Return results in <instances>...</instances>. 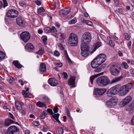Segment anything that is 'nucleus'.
<instances>
[{
    "label": "nucleus",
    "mask_w": 134,
    "mask_h": 134,
    "mask_svg": "<svg viewBox=\"0 0 134 134\" xmlns=\"http://www.w3.org/2000/svg\"><path fill=\"white\" fill-rule=\"evenodd\" d=\"M118 93L119 95L124 96L127 94L133 86L131 83L121 86L120 84L117 85Z\"/></svg>",
    "instance_id": "obj_1"
},
{
    "label": "nucleus",
    "mask_w": 134,
    "mask_h": 134,
    "mask_svg": "<svg viewBox=\"0 0 134 134\" xmlns=\"http://www.w3.org/2000/svg\"><path fill=\"white\" fill-rule=\"evenodd\" d=\"M121 68L118 63H115L110 67L109 70L111 74L114 76L119 75L121 71Z\"/></svg>",
    "instance_id": "obj_2"
},
{
    "label": "nucleus",
    "mask_w": 134,
    "mask_h": 134,
    "mask_svg": "<svg viewBox=\"0 0 134 134\" xmlns=\"http://www.w3.org/2000/svg\"><path fill=\"white\" fill-rule=\"evenodd\" d=\"M108 78L105 76L100 77L96 80L97 84L99 86L103 87L107 85L109 83Z\"/></svg>",
    "instance_id": "obj_3"
},
{
    "label": "nucleus",
    "mask_w": 134,
    "mask_h": 134,
    "mask_svg": "<svg viewBox=\"0 0 134 134\" xmlns=\"http://www.w3.org/2000/svg\"><path fill=\"white\" fill-rule=\"evenodd\" d=\"M68 41L70 45L76 46L78 43V36L74 33H72L69 35Z\"/></svg>",
    "instance_id": "obj_4"
},
{
    "label": "nucleus",
    "mask_w": 134,
    "mask_h": 134,
    "mask_svg": "<svg viewBox=\"0 0 134 134\" xmlns=\"http://www.w3.org/2000/svg\"><path fill=\"white\" fill-rule=\"evenodd\" d=\"M119 99L116 96H113L106 102L107 106L109 107H111L116 105L118 102Z\"/></svg>",
    "instance_id": "obj_5"
},
{
    "label": "nucleus",
    "mask_w": 134,
    "mask_h": 134,
    "mask_svg": "<svg viewBox=\"0 0 134 134\" xmlns=\"http://www.w3.org/2000/svg\"><path fill=\"white\" fill-rule=\"evenodd\" d=\"M99 57H97V56L93 60L91 63V65L92 67L93 68H96L98 67L104 62Z\"/></svg>",
    "instance_id": "obj_6"
},
{
    "label": "nucleus",
    "mask_w": 134,
    "mask_h": 134,
    "mask_svg": "<svg viewBox=\"0 0 134 134\" xmlns=\"http://www.w3.org/2000/svg\"><path fill=\"white\" fill-rule=\"evenodd\" d=\"M132 100V98L131 96H127L121 101L119 106L121 107H124L130 103Z\"/></svg>",
    "instance_id": "obj_7"
},
{
    "label": "nucleus",
    "mask_w": 134,
    "mask_h": 134,
    "mask_svg": "<svg viewBox=\"0 0 134 134\" xmlns=\"http://www.w3.org/2000/svg\"><path fill=\"white\" fill-rule=\"evenodd\" d=\"M118 93L117 85L111 87L107 91V94L109 97H112Z\"/></svg>",
    "instance_id": "obj_8"
},
{
    "label": "nucleus",
    "mask_w": 134,
    "mask_h": 134,
    "mask_svg": "<svg viewBox=\"0 0 134 134\" xmlns=\"http://www.w3.org/2000/svg\"><path fill=\"white\" fill-rule=\"evenodd\" d=\"M20 37L21 40L25 42H27L30 38V35L28 32L24 31L20 34Z\"/></svg>",
    "instance_id": "obj_9"
},
{
    "label": "nucleus",
    "mask_w": 134,
    "mask_h": 134,
    "mask_svg": "<svg viewBox=\"0 0 134 134\" xmlns=\"http://www.w3.org/2000/svg\"><path fill=\"white\" fill-rule=\"evenodd\" d=\"M106 91L104 88H96L94 89L93 94L97 96H100L104 94Z\"/></svg>",
    "instance_id": "obj_10"
},
{
    "label": "nucleus",
    "mask_w": 134,
    "mask_h": 134,
    "mask_svg": "<svg viewBox=\"0 0 134 134\" xmlns=\"http://www.w3.org/2000/svg\"><path fill=\"white\" fill-rule=\"evenodd\" d=\"M82 38L84 43L88 44L91 41L92 37L90 33L87 32L83 34Z\"/></svg>",
    "instance_id": "obj_11"
},
{
    "label": "nucleus",
    "mask_w": 134,
    "mask_h": 134,
    "mask_svg": "<svg viewBox=\"0 0 134 134\" xmlns=\"http://www.w3.org/2000/svg\"><path fill=\"white\" fill-rule=\"evenodd\" d=\"M18 12L15 9L10 10L8 11L7 14V17L11 18H15L18 15Z\"/></svg>",
    "instance_id": "obj_12"
},
{
    "label": "nucleus",
    "mask_w": 134,
    "mask_h": 134,
    "mask_svg": "<svg viewBox=\"0 0 134 134\" xmlns=\"http://www.w3.org/2000/svg\"><path fill=\"white\" fill-rule=\"evenodd\" d=\"M19 131V129L15 126H11L9 127L7 130L8 134H14Z\"/></svg>",
    "instance_id": "obj_13"
},
{
    "label": "nucleus",
    "mask_w": 134,
    "mask_h": 134,
    "mask_svg": "<svg viewBox=\"0 0 134 134\" xmlns=\"http://www.w3.org/2000/svg\"><path fill=\"white\" fill-rule=\"evenodd\" d=\"M48 83L51 86H55L58 84V80L54 78H51L48 81Z\"/></svg>",
    "instance_id": "obj_14"
},
{
    "label": "nucleus",
    "mask_w": 134,
    "mask_h": 134,
    "mask_svg": "<svg viewBox=\"0 0 134 134\" xmlns=\"http://www.w3.org/2000/svg\"><path fill=\"white\" fill-rule=\"evenodd\" d=\"M76 77L75 76H71L68 81V85L70 86L71 88L75 87V81Z\"/></svg>",
    "instance_id": "obj_15"
},
{
    "label": "nucleus",
    "mask_w": 134,
    "mask_h": 134,
    "mask_svg": "<svg viewBox=\"0 0 134 134\" xmlns=\"http://www.w3.org/2000/svg\"><path fill=\"white\" fill-rule=\"evenodd\" d=\"M16 22L17 24L20 26H23L25 25L24 21L21 16H19L17 18Z\"/></svg>",
    "instance_id": "obj_16"
},
{
    "label": "nucleus",
    "mask_w": 134,
    "mask_h": 134,
    "mask_svg": "<svg viewBox=\"0 0 134 134\" xmlns=\"http://www.w3.org/2000/svg\"><path fill=\"white\" fill-rule=\"evenodd\" d=\"M88 44L84 43H82L81 46V50H84V51H89L90 47Z\"/></svg>",
    "instance_id": "obj_17"
},
{
    "label": "nucleus",
    "mask_w": 134,
    "mask_h": 134,
    "mask_svg": "<svg viewBox=\"0 0 134 134\" xmlns=\"http://www.w3.org/2000/svg\"><path fill=\"white\" fill-rule=\"evenodd\" d=\"M14 123L15 122L13 120L8 118L5 120L4 125L5 126H8Z\"/></svg>",
    "instance_id": "obj_18"
},
{
    "label": "nucleus",
    "mask_w": 134,
    "mask_h": 134,
    "mask_svg": "<svg viewBox=\"0 0 134 134\" xmlns=\"http://www.w3.org/2000/svg\"><path fill=\"white\" fill-rule=\"evenodd\" d=\"M46 66L44 63H42L40 64V71L42 73L45 72L46 71Z\"/></svg>",
    "instance_id": "obj_19"
},
{
    "label": "nucleus",
    "mask_w": 134,
    "mask_h": 134,
    "mask_svg": "<svg viewBox=\"0 0 134 134\" xmlns=\"http://www.w3.org/2000/svg\"><path fill=\"white\" fill-rule=\"evenodd\" d=\"M69 9L68 8H66L61 10L60 11L59 13L60 14L66 15L69 13Z\"/></svg>",
    "instance_id": "obj_20"
},
{
    "label": "nucleus",
    "mask_w": 134,
    "mask_h": 134,
    "mask_svg": "<svg viewBox=\"0 0 134 134\" xmlns=\"http://www.w3.org/2000/svg\"><path fill=\"white\" fill-rule=\"evenodd\" d=\"M25 49L29 51H32L33 50L34 47L33 45L30 43H28L25 47Z\"/></svg>",
    "instance_id": "obj_21"
},
{
    "label": "nucleus",
    "mask_w": 134,
    "mask_h": 134,
    "mask_svg": "<svg viewBox=\"0 0 134 134\" xmlns=\"http://www.w3.org/2000/svg\"><path fill=\"white\" fill-rule=\"evenodd\" d=\"M15 105L17 110L20 111L22 109V104L21 103L18 101H16L15 102Z\"/></svg>",
    "instance_id": "obj_22"
},
{
    "label": "nucleus",
    "mask_w": 134,
    "mask_h": 134,
    "mask_svg": "<svg viewBox=\"0 0 134 134\" xmlns=\"http://www.w3.org/2000/svg\"><path fill=\"white\" fill-rule=\"evenodd\" d=\"M29 88H27L26 90V91L24 90L23 91L22 93L23 95L26 98L29 97L30 93L29 92Z\"/></svg>",
    "instance_id": "obj_23"
},
{
    "label": "nucleus",
    "mask_w": 134,
    "mask_h": 134,
    "mask_svg": "<svg viewBox=\"0 0 134 134\" xmlns=\"http://www.w3.org/2000/svg\"><path fill=\"white\" fill-rule=\"evenodd\" d=\"M97 57H99L100 59L102 60H103V61L104 62L106 59L107 57L106 55L103 53H101L97 56Z\"/></svg>",
    "instance_id": "obj_24"
},
{
    "label": "nucleus",
    "mask_w": 134,
    "mask_h": 134,
    "mask_svg": "<svg viewBox=\"0 0 134 134\" xmlns=\"http://www.w3.org/2000/svg\"><path fill=\"white\" fill-rule=\"evenodd\" d=\"M13 63L16 67L18 69L20 68L23 67V65L19 63L18 60L13 61Z\"/></svg>",
    "instance_id": "obj_25"
},
{
    "label": "nucleus",
    "mask_w": 134,
    "mask_h": 134,
    "mask_svg": "<svg viewBox=\"0 0 134 134\" xmlns=\"http://www.w3.org/2000/svg\"><path fill=\"white\" fill-rule=\"evenodd\" d=\"M84 50L81 51V55L83 57H86L88 56L90 53L89 51H84Z\"/></svg>",
    "instance_id": "obj_26"
},
{
    "label": "nucleus",
    "mask_w": 134,
    "mask_h": 134,
    "mask_svg": "<svg viewBox=\"0 0 134 134\" xmlns=\"http://www.w3.org/2000/svg\"><path fill=\"white\" fill-rule=\"evenodd\" d=\"M57 38L59 39L63 40L65 39V37L64 34L60 32L58 33L57 35Z\"/></svg>",
    "instance_id": "obj_27"
},
{
    "label": "nucleus",
    "mask_w": 134,
    "mask_h": 134,
    "mask_svg": "<svg viewBox=\"0 0 134 134\" xmlns=\"http://www.w3.org/2000/svg\"><path fill=\"white\" fill-rule=\"evenodd\" d=\"M102 46V43L101 42H97L94 45V50L93 51H95L98 48Z\"/></svg>",
    "instance_id": "obj_28"
},
{
    "label": "nucleus",
    "mask_w": 134,
    "mask_h": 134,
    "mask_svg": "<svg viewBox=\"0 0 134 134\" xmlns=\"http://www.w3.org/2000/svg\"><path fill=\"white\" fill-rule=\"evenodd\" d=\"M122 77V76H120L113 79L111 81V83H113L119 81L121 80Z\"/></svg>",
    "instance_id": "obj_29"
},
{
    "label": "nucleus",
    "mask_w": 134,
    "mask_h": 134,
    "mask_svg": "<svg viewBox=\"0 0 134 134\" xmlns=\"http://www.w3.org/2000/svg\"><path fill=\"white\" fill-rule=\"evenodd\" d=\"M60 114L59 113H57V114H54L52 115V117L54 118L56 121L58 122H60L59 121L58 119V118Z\"/></svg>",
    "instance_id": "obj_30"
},
{
    "label": "nucleus",
    "mask_w": 134,
    "mask_h": 134,
    "mask_svg": "<svg viewBox=\"0 0 134 134\" xmlns=\"http://www.w3.org/2000/svg\"><path fill=\"white\" fill-rule=\"evenodd\" d=\"M36 105L40 107L46 108V105L40 101L38 102L37 103Z\"/></svg>",
    "instance_id": "obj_31"
},
{
    "label": "nucleus",
    "mask_w": 134,
    "mask_h": 134,
    "mask_svg": "<svg viewBox=\"0 0 134 134\" xmlns=\"http://www.w3.org/2000/svg\"><path fill=\"white\" fill-rule=\"evenodd\" d=\"M14 79L11 76H9L7 79V81L9 83L13 84Z\"/></svg>",
    "instance_id": "obj_32"
},
{
    "label": "nucleus",
    "mask_w": 134,
    "mask_h": 134,
    "mask_svg": "<svg viewBox=\"0 0 134 134\" xmlns=\"http://www.w3.org/2000/svg\"><path fill=\"white\" fill-rule=\"evenodd\" d=\"M36 53L40 55H42L44 53V51L43 47H41V48Z\"/></svg>",
    "instance_id": "obj_33"
},
{
    "label": "nucleus",
    "mask_w": 134,
    "mask_h": 134,
    "mask_svg": "<svg viewBox=\"0 0 134 134\" xmlns=\"http://www.w3.org/2000/svg\"><path fill=\"white\" fill-rule=\"evenodd\" d=\"M99 75V74L95 75L93 76H91L90 78V82L92 84L93 83V80L96 77Z\"/></svg>",
    "instance_id": "obj_34"
},
{
    "label": "nucleus",
    "mask_w": 134,
    "mask_h": 134,
    "mask_svg": "<svg viewBox=\"0 0 134 134\" xmlns=\"http://www.w3.org/2000/svg\"><path fill=\"white\" fill-rule=\"evenodd\" d=\"M64 54L66 59L68 60V61H69V62H71V60L68 56L67 51L66 50H65L64 51Z\"/></svg>",
    "instance_id": "obj_35"
},
{
    "label": "nucleus",
    "mask_w": 134,
    "mask_h": 134,
    "mask_svg": "<svg viewBox=\"0 0 134 134\" xmlns=\"http://www.w3.org/2000/svg\"><path fill=\"white\" fill-rule=\"evenodd\" d=\"M41 39L44 44H47V37L46 36H42L41 37Z\"/></svg>",
    "instance_id": "obj_36"
},
{
    "label": "nucleus",
    "mask_w": 134,
    "mask_h": 134,
    "mask_svg": "<svg viewBox=\"0 0 134 134\" xmlns=\"http://www.w3.org/2000/svg\"><path fill=\"white\" fill-rule=\"evenodd\" d=\"M45 11V10L44 8L43 7H41L39 8L37 11L38 14L40 15L41 14V12H43Z\"/></svg>",
    "instance_id": "obj_37"
},
{
    "label": "nucleus",
    "mask_w": 134,
    "mask_h": 134,
    "mask_svg": "<svg viewBox=\"0 0 134 134\" xmlns=\"http://www.w3.org/2000/svg\"><path fill=\"white\" fill-rule=\"evenodd\" d=\"M5 57V54L4 53L1 51H0V60L4 58Z\"/></svg>",
    "instance_id": "obj_38"
},
{
    "label": "nucleus",
    "mask_w": 134,
    "mask_h": 134,
    "mask_svg": "<svg viewBox=\"0 0 134 134\" xmlns=\"http://www.w3.org/2000/svg\"><path fill=\"white\" fill-rule=\"evenodd\" d=\"M44 31L47 33H50L51 32V29L49 27H46L44 28Z\"/></svg>",
    "instance_id": "obj_39"
},
{
    "label": "nucleus",
    "mask_w": 134,
    "mask_h": 134,
    "mask_svg": "<svg viewBox=\"0 0 134 134\" xmlns=\"http://www.w3.org/2000/svg\"><path fill=\"white\" fill-rule=\"evenodd\" d=\"M122 66L125 69H127L129 66L127 63L125 62H123L121 64Z\"/></svg>",
    "instance_id": "obj_40"
},
{
    "label": "nucleus",
    "mask_w": 134,
    "mask_h": 134,
    "mask_svg": "<svg viewBox=\"0 0 134 134\" xmlns=\"http://www.w3.org/2000/svg\"><path fill=\"white\" fill-rule=\"evenodd\" d=\"M129 109L130 110H134V100L132 101L130 104Z\"/></svg>",
    "instance_id": "obj_41"
},
{
    "label": "nucleus",
    "mask_w": 134,
    "mask_h": 134,
    "mask_svg": "<svg viewBox=\"0 0 134 134\" xmlns=\"http://www.w3.org/2000/svg\"><path fill=\"white\" fill-rule=\"evenodd\" d=\"M84 22L86 23L87 24L90 26H92V25L93 24L89 20H85V21Z\"/></svg>",
    "instance_id": "obj_42"
},
{
    "label": "nucleus",
    "mask_w": 134,
    "mask_h": 134,
    "mask_svg": "<svg viewBox=\"0 0 134 134\" xmlns=\"http://www.w3.org/2000/svg\"><path fill=\"white\" fill-rule=\"evenodd\" d=\"M58 131L59 134H63V129L62 127H59L58 128Z\"/></svg>",
    "instance_id": "obj_43"
},
{
    "label": "nucleus",
    "mask_w": 134,
    "mask_h": 134,
    "mask_svg": "<svg viewBox=\"0 0 134 134\" xmlns=\"http://www.w3.org/2000/svg\"><path fill=\"white\" fill-rule=\"evenodd\" d=\"M20 5L22 7H24L25 6L26 4L25 2L23 1H20L19 2Z\"/></svg>",
    "instance_id": "obj_44"
},
{
    "label": "nucleus",
    "mask_w": 134,
    "mask_h": 134,
    "mask_svg": "<svg viewBox=\"0 0 134 134\" xmlns=\"http://www.w3.org/2000/svg\"><path fill=\"white\" fill-rule=\"evenodd\" d=\"M109 45L112 47H114L115 45V43L111 39L109 40Z\"/></svg>",
    "instance_id": "obj_45"
},
{
    "label": "nucleus",
    "mask_w": 134,
    "mask_h": 134,
    "mask_svg": "<svg viewBox=\"0 0 134 134\" xmlns=\"http://www.w3.org/2000/svg\"><path fill=\"white\" fill-rule=\"evenodd\" d=\"M77 21V20L76 19L74 18L72 19L71 21L69 22V24H72L76 23Z\"/></svg>",
    "instance_id": "obj_46"
},
{
    "label": "nucleus",
    "mask_w": 134,
    "mask_h": 134,
    "mask_svg": "<svg viewBox=\"0 0 134 134\" xmlns=\"http://www.w3.org/2000/svg\"><path fill=\"white\" fill-rule=\"evenodd\" d=\"M54 54L55 56L58 57L60 56V53L58 51L55 50L54 52Z\"/></svg>",
    "instance_id": "obj_47"
},
{
    "label": "nucleus",
    "mask_w": 134,
    "mask_h": 134,
    "mask_svg": "<svg viewBox=\"0 0 134 134\" xmlns=\"http://www.w3.org/2000/svg\"><path fill=\"white\" fill-rule=\"evenodd\" d=\"M124 36H125V38L127 40H129L130 39V37L128 34L127 33H126L124 34Z\"/></svg>",
    "instance_id": "obj_48"
},
{
    "label": "nucleus",
    "mask_w": 134,
    "mask_h": 134,
    "mask_svg": "<svg viewBox=\"0 0 134 134\" xmlns=\"http://www.w3.org/2000/svg\"><path fill=\"white\" fill-rule=\"evenodd\" d=\"M57 32V30L54 27H53L51 29V32H53L56 34Z\"/></svg>",
    "instance_id": "obj_49"
},
{
    "label": "nucleus",
    "mask_w": 134,
    "mask_h": 134,
    "mask_svg": "<svg viewBox=\"0 0 134 134\" xmlns=\"http://www.w3.org/2000/svg\"><path fill=\"white\" fill-rule=\"evenodd\" d=\"M3 8H4L8 5V3L6 0H3Z\"/></svg>",
    "instance_id": "obj_50"
},
{
    "label": "nucleus",
    "mask_w": 134,
    "mask_h": 134,
    "mask_svg": "<svg viewBox=\"0 0 134 134\" xmlns=\"http://www.w3.org/2000/svg\"><path fill=\"white\" fill-rule=\"evenodd\" d=\"M33 124L35 126H38L39 125V123L37 121H34L32 122Z\"/></svg>",
    "instance_id": "obj_51"
},
{
    "label": "nucleus",
    "mask_w": 134,
    "mask_h": 134,
    "mask_svg": "<svg viewBox=\"0 0 134 134\" xmlns=\"http://www.w3.org/2000/svg\"><path fill=\"white\" fill-rule=\"evenodd\" d=\"M66 113H67V115L69 118L70 119H72V118L70 115V114L69 112V110H67L66 111Z\"/></svg>",
    "instance_id": "obj_52"
},
{
    "label": "nucleus",
    "mask_w": 134,
    "mask_h": 134,
    "mask_svg": "<svg viewBox=\"0 0 134 134\" xmlns=\"http://www.w3.org/2000/svg\"><path fill=\"white\" fill-rule=\"evenodd\" d=\"M47 111V113L48 112L51 115H52L53 114V111L51 109L49 108L48 109Z\"/></svg>",
    "instance_id": "obj_53"
},
{
    "label": "nucleus",
    "mask_w": 134,
    "mask_h": 134,
    "mask_svg": "<svg viewBox=\"0 0 134 134\" xmlns=\"http://www.w3.org/2000/svg\"><path fill=\"white\" fill-rule=\"evenodd\" d=\"M114 2L115 5L116 7L118 6L119 4V0H114Z\"/></svg>",
    "instance_id": "obj_54"
},
{
    "label": "nucleus",
    "mask_w": 134,
    "mask_h": 134,
    "mask_svg": "<svg viewBox=\"0 0 134 134\" xmlns=\"http://www.w3.org/2000/svg\"><path fill=\"white\" fill-rule=\"evenodd\" d=\"M63 75L64 78L66 79L68 78V75L65 72H63Z\"/></svg>",
    "instance_id": "obj_55"
},
{
    "label": "nucleus",
    "mask_w": 134,
    "mask_h": 134,
    "mask_svg": "<svg viewBox=\"0 0 134 134\" xmlns=\"http://www.w3.org/2000/svg\"><path fill=\"white\" fill-rule=\"evenodd\" d=\"M58 110L59 109L58 108L57 106H55L54 107V109L53 110L54 111L55 113H56L58 111Z\"/></svg>",
    "instance_id": "obj_56"
},
{
    "label": "nucleus",
    "mask_w": 134,
    "mask_h": 134,
    "mask_svg": "<svg viewBox=\"0 0 134 134\" xmlns=\"http://www.w3.org/2000/svg\"><path fill=\"white\" fill-rule=\"evenodd\" d=\"M131 4V5L134 7V0H127Z\"/></svg>",
    "instance_id": "obj_57"
},
{
    "label": "nucleus",
    "mask_w": 134,
    "mask_h": 134,
    "mask_svg": "<svg viewBox=\"0 0 134 134\" xmlns=\"http://www.w3.org/2000/svg\"><path fill=\"white\" fill-rule=\"evenodd\" d=\"M102 70V69L100 67H99L97 69H96L94 71L95 72H99L101 71V70Z\"/></svg>",
    "instance_id": "obj_58"
},
{
    "label": "nucleus",
    "mask_w": 134,
    "mask_h": 134,
    "mask_svg": "<svg viewBox=\"0 0 134 134\" xmlns=\"http://www.w3.org/2000/svg\"><path fill=\"white\" fill-rule=\"evenodd\" d=\"M48 130V129L47 127L45 126H43V129H42V131L44 132H46Z\"/></svg>",
    "instance_id": "obj_59"
},
{
    "label": "nucleus",
    "mask_w": 134,
    "mask_h": 134,
    "mask_svg": "<svg viewBox=\"0 0 134 134\" xmlns=\"http://www.w3.org/2000/svg\"><path fill=\"white\" fill-rule=\"evenodd\" d=\"M132 42L131 41H129L127 43V45L129 48L131 46Z\"/></svg>",
    "instance_id": "obj_60"
},
{
    "label": "nucleus",
    "mask_w": 134,
    "mask_h": 134,
    "mask_svg": "<svg viewBox=\"0 0 134 134\" xmlns=\"http://www.w3.org/2000/svg\"><path fill=\"white\" fill-rule=\"evenodd\" d=\"M36 4L38 5H40L41 4V2L38 0H36L35 1Z\"/></svg>",
    "instance_id": "obj_61"
},
{
    "label": "nucleus",
    "mask_w": 134,
    "mask_h": 134,
    "mask_svg": "<svg viewBox=\"0 0 134 134\" xmlns=\"http://www.w3.org/2000/svg\"><path fill=\"white\" fill-rule=\"evenodd\" d=\"M9 115L10 117L14 120H15V118L14 117L13 115L11 113H9Z\"/></svg>",
    "instance_id": "obj_62"
},
{
    "label": "nucleus",
    "mask_w": 134,
    "mask_h": 134,
    "mask_svg": "<svg viewBox=\"0 0 134 134\" xmlns=\"http://www.w3.org/2000/svg\"><path fill=\"white\" fill-rule=\"evenodd\" d=\"M4 87V83H0V88L3 89Z\"/></svg>",
    "instance_id": "obj_63"
},
{
    "label": "nucleus",
    "mask_w": 134,
    "mask_h": 134,
    "mask_svg": "<svg viewBox=\"0 0 134 134\" xmlns=\"http://www.w3.org/2000/svg\"><path fill=\"white\" fill-rule=\"evenodd\" d=\"M56 65L58 67H60L62 66V64L61 63L58 62L56 63Z\"/></svg>",
    "instance_id": "obj_64"
}]
</instances>
